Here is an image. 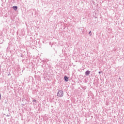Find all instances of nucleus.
<instances>
[{"instance_id":"obj_1","label":"nucleus","mask_w":124,"mask_h":124,"mask_svg":"<svg viewBox=\"0 0 124 124\" xmlns=\"http://www.w3.org/2000/svg\"><path fill=\"white\" fill-rule=\"evenodd\" d=\"M57 95L58 97H62L63 96V91L62 90H59Z\"/></svg>"},{"instance_id":"obj_2","label":"nucleus","mask_w":124,"mask_h":124,"mask_svg":"<svg viewBox=\"0 0 124 124\" xmlns=\"http://www.w3.org/2000/svg\"><path fill=\"white\" fill-rule=\"evenodd\" d=\"M64 80L65 82H68V77H67L66 76H65L64 77Z\"/></svg>"},{"instance_id":"obj_3","label":"nucleus","mask_w":124,"mask_h":124,"mask_svg":"<svg viewBox=\"0 0 124 124\" xmlns=\"http://www.w3.org/2000/svg\"><path fill=\"white\" fill-rule=\"evenodd\" d=\"M90 73H91V72L89 70H87L85 72V75L86 76H88L90 75Z\"/></svg>"},{"instance_id":"obj_4","label":"nucleus","mask_w":124,"mask_h":124,"mask_svg":"<svg viewBox=\"0 0 124 124\" xmlns=\"http://www.w3.org/2000/svg\"><path fill=\"white\" fill-rule=\"evenodd\" d=\"M13 8L16 11L17 9H18V7H17V6H15L13 7Z\"/></svg>"},{"instance_id":"obj_5","label":"nucleus","mask_w":124,"mask_h":124,"mask_svg":"<svg viewBox=\"0 0 124 124\" xmlns=\"http://www.w3.org/2000/svg\"><path fill=\"white\" fill-rule=\"evenodd\" d=\"M89 34H90V36H92V31H90Z\"/></svg>"},{"instance_id":"obj_6","label":"nucleus","mask_w":124,"mask_h":124,"mask_svg":"<svg viewBox=\"0 0 124 124\" xmlns=\"http://www.w3.org/2000/svg\"><path fill=\"white\" fill-rule=\"evenodd\" d=\"M33 102H36V100H35V99L33 100Z\"/></svg>"},{"instance_id":"obj_7","label":"nucleus","mask_w":124,"mask_h":124,"mask_svg":"<svg viewBox=\"0 0 124 124\" xmlns=\"http://www.w3.org/2000/svg\"><path fill=\"white\" fill-rule=\"evenodd\" d=\"M98 73H99V74H100L101 73H102V71H99V72H98Z\"/></svg>"},{"instance_id":"obj_8","label":"nucleus","mask_w":124,"mask_h":124,"mask_svg":"<svg viewBox=\"0 0 124 124\" xmlns=\"http://www.w3.org/2000/svg\"><path fill=\"white\" fill-rule=\"evenodd\" d=\"M1 99V94L0 93V100Z\"/></svg>"},{"instance_id":"obj_9","label":"nucleus","mask_w":124,"mask_h":124,"mask_svg":"<svg viewBox=\"0 0 124 124\" xmlns=\"http://www.w3.org/2000/svg\"><path fill=\"white\" fill-rule=\"evenodd\" d=\"M7 117H9V115H6Z\"/></svg>"},{"instance_id":"obj_10","label":"nucleus","mask_w":124,"mask_h":124,"mask_svg":"<svg viewBox=\"0 0 124 124\" xmlns=\"http://www.w3.org/2000/svg\"><path fill=\"white\" fill-rule=\"evenodd\" d=\"M5 104H7V102H5Z\"/></svg>"},{"instance_id":"obj_11","label":"nucleus","mask_w":124,"mask_h":124,"mask_svg":"<svg viewBox=\"0 0 124 124\" xmlns=\"http://www.w3.org/2000/svg\"><path fill=\"white\" fill-rule=\"evenodd\" d=\"M119 79H121V78H119Z\"/></svg>"}]
</instances>
